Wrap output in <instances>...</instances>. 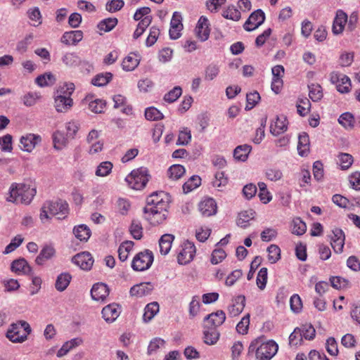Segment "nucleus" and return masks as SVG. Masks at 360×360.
Wrapping results in <instances>:
<instances>
[{
  "mask_svg": "<svg viewBox=\"0 0 360 360\" xmlns=\"http://www.w3.org/2000/svg\"><path fill=\"white\" fill-rule=\"evenodd\" d=\"M160 35V30L153 26L150 29V33L146 40V44L147 46H153L157 41L158 37Z\"/></svg>",
  "mask_w": 360,
  "mask_h": 360,
  "instance_id": "obj_64",
  "label": "nucleus"
},
{
  "mask_svg": "<svg viewBox=\"0 0 360 360\" xmlns=\"http://www.w3.org/2000/svg\"><path fill=\"white\" fill-rule=\"evenodd\" d=\"M112 78V75L110 72L101 73L96 75L91 83L94 86H103L108 84Z\"/></svg>",
  "mask_w": 360,
  "mask_h": 360,
  "instance_id": "obj_41",
  "label": "nucleus"
},
{
  "mask_svg": "<svg viewBox=\"0 0 360 360\" xmlns=\"http://www.w3.org/2000/svg\"><path fill=\"white\" fill-rule=\"evenodd\" d=\"M153 290V285L150 282H145L132 286L129 293L131 296L143 297L149 295Z\"/></svg>",
  "mask_w": 360,
  "mask_h": 360,
  "instance_id": "obj_21",
  "label": "nucleus"
},
{
  "mask_svg": "<svg viewBox=\"0 0 360 360\" xmlns=\"http://www.w3.org/2000/svg\"><path fill=\"white\" fill-rule=\"evenodd\" d=\"M200 184V177L199 176H193L183 185V191L184 193H188L198 188Z\"/></svg>",
  "mask_w": 360,
  "mask_h": 360,
  "instance_id": "obj_43",
  "label": "nucleus"
},
{
  "mask_svg": "<svg viewBox=\"0 0 360 360\" xmlns=\"http://www.w3.org/2000/svg\"><path fill=\"white\" fill-rule=\"evenodd\" d=\"M191 139V130L187 127L183 128L182 130L179 131L177 144L179 145H186L188 144Z\"/></svg>",
  "mask_w": 360,
  "mask_h": 360,
  "instance_id": "obj_59",
  "label": "nucleus"
},
{
  "mask_svg": "<svg viewBox=\"0 0 360 360\" xmlns=\"http://www.w3.org/2000/svg\"><path fill=\"white\" fill-rule=\"evenodd\" d=\"M73 233L81 241H86L91 236V231L86 225L80 224L75 226Z\"/></svg>",
  "mask_w": 360,
  "mask_h": 360,
  "instance_id": "obj_35",
  "label": "nucleus"
},
{
  "mask_svg": "<svg viewBox=\"0 0 360 360\" xmlns=\"http://www.w3.org/2000/svg\"><path fill=\"white\" fill-rule=\"evenodd\" d=\"M219 73V68L217 64H210L205 69V78L207 80H212Z\"/></svg>",
  "mask_w": 360,
  "mask_h": 360,
  "instance_id": "obj_62",
  "label": "nucleus"
},
{
  "mask_svg": "<svg viewBox=\"0 0 360 360\" xmlns=\"http://www.w3.org/2000/svg\"><path fill=\"white\" fill-rule=\"evenodd\" d=\"M268 259L271 264L276 263L281 257V250L276 245H271L267 248Z\"/></svg>",
  "mask_w": 360,
  "mask_h": 360,
  "instance_id": "obj_52",
  "label": "nucleus"
},
{
  "mask_svg": "<svg viewBox=\"0 0 360 360\" xmlns=\"http://www.w3.org/2000/svg\"><path fill=\"white\" fill-rule=\"evenodd\" d=\"M352 83L349 77L347 75H343L341 77V81L336 85L337 90L341 94H346L350 91Z\"/></svg>",
  "mask_w": 360,
  "mask_h": 360,
  "instance_id": "obj_51",
  "label": "nucleus"
},
{
  "mask_svg": "<svg viewBox=\"0 0 360 360\" xmlns=\"http://www.w3.org/2000/svg\"><path fill=\"white\" fill-rule=\"evenodd\" d=\"M56 253V250L53 246L49 245H46L40 251L39 255L35 259V262L38 265H43L44 263L51 259Z\"/></svg>",
  "mask_w": 360,
  "mask_h": 360,
  "instance_id": "obj_26",
  "label": "nucleus"
},
{
  "mask_svg": "<svg viewBox=\"0 0 360 360\" xmlns=\"http://www.w3.org/2000/svg\"><path fill=\"white\" fill-rule=\"evenodd\" d=\"M12 136L6 134L0 137V148L3 152L10 153L12 151Z\"/></svg>",
  "mask_w": 360,
  "mask_h": 360,
  "instance_id": "obj_54",
  "label": "nucleus"
},
{
  "mask_svg": "<svg viewBox=\"0 0 360 360\" xmlns=\"http://www.w3.org/2000/svg\"><path fill=\"white\" fill-rule=\"evenodd\" d=\"M309 96L314 102H317L321 100L323 96V89L319 84H311L308 86Z\"/></svg>",
  "mask_w": 360,
  "mask_h": 360,
  "instance_id": "obj_36",
  "label": "nucleus"
},
{
  "mask_svg": "<svg viewBox=\"0 0 360 360\" xmlns=\"http://www.w3.org/2000/svg\"><path fill=\"white\" fill-rule=\"evenodd\" d=\"M195 251L194 244L190 241H186L184 245V248L177 256L179 264H186L190 262L193 259Z\"/></svg>",
  "mask_w": 360,
  "mask_h": 360,
  "instance_id": "obj_15",
  "label": "nucleus"
},
{
  "mask_svg": "<svg viewBox=\"0 0 360 360\" xmlns=\"http://www.w3.org/2000/svg\"><path fill=\"white\" fill-rule=\"evenodd\" d=\"M158 311L159 304L157 302L148 304L144 309V314L143 315V321L146 323L149 322Z\"/></svg>",
  "mask_w": 360,
  "mask_h": 360,
  "instance_id": "obj_34",
  "label": "nucleus"
},
{
  "mask_svg": "<svg viewBox=\"0 0 360 360\" xmlns=\"http://www.w3.org/2000/svg\"><path fill=\"white\" fill-rule=\"evenodd\" d=\"M181 94V88L180 86H175L165 95L164 100L169 103H173L180 97Z\"/></svg>",
  "mask_w": 360,
  "mask_h": 360,
  "instance_id": "obj_55",
  "label": "nucleus"
},
{
  "mask_svg": "<svg viewBox=\"0 0 360 360\" xmlns=\"http://www.w3.org/2000/svg\"><path fill=\"white\" fill-rule=\"evenodd\" d=\"M41 141V137L39 135L27 134L20 138L19 146L21 150L30 153Z\"/></svg>",
  "mask_w": 360,
  "mask_h": 360,
  "instance_id": "obj_11",
  "label": "nucleus"
},
{
  "mask_svg": "<svg viewBox=\"0 0 360 360\" xmlns=\"http://www.w3.org/2000/svg\"><path fill=\"white\" fill-rule=\"evenodd\" d=\"M252 150V146L248 144L237 146L233 150V158H248Z\"/></svg>",
  "mask_w": 360,
  "mask_h": 360,
  "instance_id": "obj_49",
  "label": "nucleus"
},
{
  "mask_svg": "<svg viewBox=\"0 0 360 360\" xmlns=\"http://www.w3.org/2000/svg\"><path fill=\"white\" fill-rule=\"evenodd\" d=\"M75 91L73 83L64 84L57 90L54 98V107L58 112H67L73 105V100L71 98Z\"/></svg>",
  "mask_w": 360,
  "mask_h": 360,
  "instance_id": "obj_2",
  "label": "nucleus"
},
{
  "mask_svg": "<svg viewBox=\"0 0 360 360\" xmlns=\"http://www.w3.org/2000/svg\"><path fill=\"white\" fill-rule=\"evenodd\" d=\"M102 316L103 318L107 322H113L120 315V307L117 304H110L102 309Z\"/></svg>",
  "mask_w": 360,
  "mask_h": 360,
  "instance_id": "obj_18",
  "label": "nucleus"
},
{
  "mask_svg": "<svg viewBox=\"0 0 360 360\" xmlns=\"http://www.w3.org/2000/svg\"><path fill=\"white\" fill-rule=\"evenodd\" d=\"M245 298L243 295L238 296L229 308V314L231 316H236L240 314L245 307Z\"/></svg>",
  "mask_w": 360,
  "mask_h": 360,
  "instance_id": "obj_27",
  "label": "nucleus"
},
{
  "mask_svg": "<svg viewBox=\"0 0 360 360\" xmlns=\"http://www.w3.org/2000/svg\"><path fill=\"white\" fill-rule=\"evenodd\" d=\"M171 202V196L164 191L151 193L146 199V206L149 208L167 210Z\"/></svg>",
  "mask_w": 360,
  "mask_h": 360,
  "instance_id": "obj_6",
  "label": "nucleus"
},
{
  "mask_svg": "<svg viewBox=\"0 0 360 360\" xmlns=\"http://www.w3.org/2000/svg\"><path fill=\"white\" fill-rule=\"evenodd\" d=\"M186 172L184 166L179 164H175L169 167L167 169V176L172 180H177L180 179Z\"/></svg>",
  "mask_w": 360,
  "mask_h": 360,
  "instance_id": "obj_37",
  "label": "nucleus"
},
{
  "mask_svg": "<svg viewBox=\"0 0 360 360\" xmlns=\"http://www.w3.org/2000/svg\"><path fill=\"white\" fill-rule=\"evenodd\" d=\"M72 276L69 273L64 272L59 274L56 278L55 287L59 292L64 291L69 285Z\"/></svg>",
  "mask_w": 360,
  "mask_h": 360,
  "instance_id": "obj_33",
  "label": "nucleus"
},
{
  "mask_svg": "<svg viewBox=\"0 0 360 360\" xmlns=\"http://www.w3.org/2000/svg\"><path fill=\"white\" fill-rule=\"evenodd\" d=\"M249 325H250V315L247 314L237 324L236 330L239 333H240L242 335H245V334L248 333Z\"/></svg>",
  "mask_w": 360,
  "mask_h": 360,
  "instance_id": "obj_63",
  "label": "nucleus"
},
{
  "mask_svg": "<svg viewBox=\"0 0 360 360\" xmlns=\"http://www.w3.org/2000/svg\"><path fill=\"white\" fill-rule=\"evenodd\" d=\"M255 212L252 210L243 211L239 213L238 218L236 224L241 228H246L248 226V221L250 219L254 218Z\"/></svg>",
  "mask_w": 360,
  "mask_h": 360,
  "instance_id": "obj_42",
  "label": "nucleus"
},
{
  "mask_svg": "<svg viewBox=\"0 0 360 360\" xmlns=\"http://www.w3.org/2000/svg\"><path fill=\"white\" fill-rule=\"evenodd\" d=\"M174 240V236L169 233L162 235L159 240L160 252L162 255H166L169 253L172 242Z\"/></svg>",
  "mask_w": 360,
  "mask_h": 360,
  "instance_id": "obj_28",
  "label": "nucleus"
},
{
  "mask_svg": "<svg viewBox=\"0 0 360 360\" xmlns=\"http://www.w3.org/2000/svg\"><path fill=\"white\" fill-rule=\"evenodd\" d=\"M150 175L146 167H141L133 170L125 178L128 186L135 190H141L146 187L149 181Z\"/></svg>",
  "mask_w": 360,
  "mask_h": 360,
  "instance_id": "obj_5",
  "label": "nucleus"
},
{
  "mask_svg": "<svg viewBox=\"0 0 360 360\" xmlns=\"http://www.w3.org/2000/svg\"><path fill=\"white\" fill-rule=\"evenodd\" d=\"M82 342L81 338H76L65 342L57 352V356L60 358L66 355L71 349L80 345Z\"/></svg>",
  "mask_w": 360,
  "mask_h": 360,
  "instance_id": "obj_30",
  "label": "nucleus"
},
{
  "mask_svg": "<svg viewBox=\"0 0 360 360\" xmlns=\"http://www.w3.org/2000/svg\"><path fill=\"white\" fill-rule=\"evenodd\" d=\"M40 96L37 93L29 92L25 94L22 98L23 104L27 107H31L36 104Z\"/></svg>",
  "mask_w": 360,
  "mask_h": 360,
  "instance_id": "obj_58",
  "label": "nucleus"
},
{
  "mask_svg": "<svg viewBox=\"0 0 360 360\" xmlns=\"http://www.w3.org/2000/svg\"><path fill=\"white\" fill-rule=\"evenodd\" d=\"M109 295V290L107 285L104 283H96L91 290V295L93 300L103 301Z\"/></svg>",
  "mask_w": 360,
  "mask_h": 360,
  "instance_id": "obj_23",
  "label": "nucleus"
},
{
  "mask_svg": "<svg viewBox=\"0 0 360 360\" xmlns=\"http://www.w3.org/2000/svg\"><path fill=\"white\" fill-rule=\"evenodd\" d=\"M182 16L179 12L175 11L171 19L170 29L169 31V37L172 39H177L181 35L183 30Z\"/></svg>",
  "mask_w": 360,
  "mask_h": 360,
  "instance_id": "obj_12",
  "label": "nucleus"
},
{
  "mask_svg": "<svg viewBox=\"0 0 360 360\" xmlns=\"http://www.w3.org/2000/svg\"><path fill=\"white\" fill-rule=\"evenodd\" d=\"M338 122L345 129H352L354 127L355 120L352 113L345 112L340 116Z\"/></svg>",
  "mask_w": 360,
  "mask_h": 360,
  "instance_id": "obj_40",
  "label": "nucleus"
},
{
  "mask_svg": "<svg viewBox=\"0 0 360 360\" xmlns=\"http://www.w3.org/2000/svg\"><path fill=\"white\" fill-rule=\"evenodd\" d=\"M83 39V32L81 30L65 32L60 41L66 45H75Z\"/></svg>",
  "mask_w": 360,
  "mask_h": 360,
  "instance_id": "obj_24",
  "label": "nucleus"
},
{
  "mask_svg": "<svg viewBox=\"0 0 360 360\" xmlns=\"http://www.w3.org/2000/svg\"><path fill=\"white\" fill-rule=\"evenodd\" d=\"M292 226V233L297 236L303 235L307 231V225L300 218L293 219Z\"/></svg>",
  "mask_w": 360,
  "mask_h": 360,
  "instance_id": "obj_48",
  "label": "nucleus"
},
{
  "mask_svg": "<svg viewBox=\"0 0 360 360\" xmlns=\"http://www.w3.org/2000/svg\"><path fill=\"white\" fill-rule=\"evenodd\" d=\"M300 328V340L304 338L306 340H313L315 337L316 330L311 325H304Z\"/></svg>",
  "mask_w": 360,
  "mask_h": 360,
  "instance_id": "obj_45",
  "label": "nucleus"
},
{
  "mask_svg": "<svg viewBox=\"0 0 360 360\" xmlns=\"http://www.w3.org/2000/svg\"><path fill=\"white\" fill-rule=\"evenodd\" d=\"M203 339L204 342L209 345H214L219 338V333L213 328H207L203 326Z\"/></svg>",
  "mask_w": 360,
  "mask_h": 360,
  "instance_id": "obj_31",
  "label": "nucleus"
},
{
  "mask_svg": "<svg viewBox=\"0 0 360 360\" xmlns=\"http://www.w3.org/2000/svg\"><path fill=\"white\" fill-rule=\"evenodd\" d=\"M167 210H160L155 208H143L144 217L153 226H157L162 224L167 218Z\"/></svg>",
  "mask_w": 360,
  "mask_h": 360,
  "instance_id": "obj_9",
  "label": "nucleus"
},
{
  "mask_svg": "<svg viewBox=\"0 0 360 360\" xmlns=\"http://www.w3.org/2000/svg\"><path fill=\"white\" fill-rule=\"evenodd\" d=\"M53 147L56 150L62 149L66 144V139L60 131H56L53 134Z\"/></svg>",
  "mask_w": 360,
  "mask_h": 360,
  "instance_id": "obj_56",
  "label": "nucleus"
},
{
  "mask_svg": "<svg viewBox=\"0 0 360 360\" xmlns=\"http://www.w3.org/2000/svg\"><path fill=\"white\" fill-rule=\"evenodd\" d=\"M46 207H48L49 214L58 215V219H64L68 214V204L65 200L46 201Z\"/></svg>",
  "mask_w": 360,
  "mask_h": 360,
  "instance_id": "obj_8",
  "label": "nucleus"
},
{
  "mask_svg": "<svg viewBox=\"0 0 360 360\" xmlns=\"http://www.w3.org/2000/svg\"><path fill=\"white\" fill-rule=\"evenodd\" d=\"M32 332L30 324L25 321H19L11 325L6 333V338L14 343H22L27 339Z\"/></svg>",
  "mask_w": 360,
  "mask_h": 360,
  "instance_id": "obj_4",
  "label": "nucleus"
},
{
  "mask_svg": "<svg viewBox=\"0 0 360 360\" xmlns=\"http://www.w3.org/2000/svg\"><path fill=\"white\" fill-rule=\"evenodd\" d=\"M278 345L274 340L264 341L259 337L251 342L248 347V354H255L257 360H270L278 352Z\"/></svg>",
  "mask_w": 360,
  "mask_h": 360,
  "instance_id": "obj_1",
  "label": "nucleus"
},
{
  "mask_svg": "<svg viewBox=\"0 0 360 360\" xmlns=\"http://www.w3.org/2000/svg\"><path fill=\"white\" fill-rule=\"evenodd\" d=\"M296 107L298 114L304 117L309 112L311 103L307 98H299Z\"/></svg>",
  "mask_w": 360,
  "mask_h": 360,
  "instance_id": "obj_44",
  "label": "nucleus"
},
{
  "mask_svg": "<svg viewBox=\"0 0 360 360\" xmlns=\"http://www.w3.org/2000/svg\"><path fill=\"white\" fill-rule=\"evenodd\" d=\"M331 286L335 289H341L349 286V281L340 276H333L330 278Z\"/></svg>",
  "mask_w": 360,
  "mask_h": 360,
  "instance_id": "obj_60",
  "label": "nucleus"
},
{
  "mask_svg": "<svg viewBox=\"0 0 360 360\" xmlns=\"http://www.w3.org/2000/svg\"><path fill=\"white\" fill-rule=\"evenodd\" d=\"M11 271L18 274L30 275L32 268L24 258H19L11 263Z\"/></svg>",
  "mask_w": 360,
  "mask_h": 360,
  "instance_id": "obj_20",
  "label": "nucleus"
},
{
  "mask_svg": "<svg viewBox=\"0 0 360 360\" xmlns=\"http://www.w3.org/2000/svg\"><path fill=\"white\" fill-rule=\"evenodd\" d=\"M210 23L208 19L205 16H201L197 23L195 32L197 37L202 41L208 39L210 33L209 27Z\"/></svg>",
  "mask_w": 360,
  "mask_h": 360,
  "instance_id": "obj_17",
  "label": "nucleus"
},
{
  "mask_svg": "<svg viewBox=\"0 0 360 360\" xmlns=\"http://www.w3.org/2000/svg\"><path fill=\"white\" fill-rule=\"evenodd\" d=\"M62 61L66 66L73 67L80 63V58L75 53H66L63 56Z\"/></svg>",
  "mask_w": 360,
  "mask_h": 360,
  "instance_id": "obj_47",
  "label": "nucleus"
},
{
  "mask_svg": "<svg viewBox=\"0 0 360 360\" xmlns=\"http://www.w3.org/2000/svg\"><path fill=\"white\" fill-rule=\"evenodd\" d=\"M264 13L261 9H257L251 13L243 27L248 32L255 30L264 22Z\"/></svg>",
  "mask_w": 360,
  "mask_h": 360,
  "instance_id": "obj_10",
  "label": "nucleus"
},
{
  "mask_svg": "<svg viewBox=\"0 0 360 360\" xmlns=\"http://www.w3.org/2000/svg\"><path fill=\"white\" fill-rule=\"evenodd\" d=\"M139 57L131 53L123 59L122 66L125 71H132L139 65Z\"/></svg>",
  "mask_w": 360,
  "mask_h": 360,
  "instance_id": "obj_29",
  "label": "nucleus"
},
{
  "mask_svg": "<svg viewBox=\"0 0 360 360\" xmlns=\"http://www.w3.org/2000/svg\"><path fill=\"white\" fill-rule=\"evenodd\" d=\"M222 16L226 19L233 21H238L241 18L240 12L233 5H230L224 9Z\"/></svg>",
  "mask_w": 360,
  "mask_h": 360,
  "instance_id": "obj_38",
  "label": "nucleus"
},
{
  "mask_svg": "<svg viewBox=\"0 0 360 360\" xmlns=\"http://www.w3.org/2000/svg\"><path fill=\"white\" fill-rule=\"evenodd\" d=\"M129 231L134 239H141L143 233V228L141 222L138 220H133L129 227Z\"/></svg>",
  "mask_w": 360,
  "mask_h": 360,
  "instance_id": "obj_50",
  "label": "nucleus"
},
{
  "mask_svg": "<svg viewBox=\"0 0 360 360\" xmlns=\"http://www.w3.org/2000/svg\"><path fill=\"white\" fill-rule=\"evenodd\" d=\"M217 203L213 198H207L199 204V210L205 217H210L217 213Z\"/></svg>",
  "mask_w": 360,
  "mask_h": 360,
  "instance_id": "obj_22",
  "label": "nucleus"
},
{
  "mask_svg": "<svg viewBox=\"0 0 360 360\" xmlns=\"http://www.w3.org/2000/svg\"><path fill=\"white\" fill-rule=\"evenodd\" d=\"M37 191L34 186L26 184H13L10 188V196L8 200L28 205L31 202Z\"/></svg>",
  "mask_w": 360,
  "mask_h": 360,
  "instance_id": "obj_3",
  "label": "nucleus"
},
{
  "mask_svg": "<svg viewBox=\"0 0 360 360\" xmlns=\"http://www.w3.org/2000/svg\"><path fill=\"white\" fill-rule=\"evenodd\" d=\"M288 120L285 116H277L276 121L270 125V131L274 136L284 133L288 129Z\"/></svg>",
  "mask_w": 360,
  "mask_h": 360,
  "instance_id": "obj_19",
  "label": "nucleus"
},
{
  "mask_svg": "<svg viewBox=\"0 0 360 360\" xmlns=\"http://www.w3.org/2000/svg\"><path fill=\"white\" fill-rule=\"evenodd\" d=\"M112 168V164L106 161L101 162L97 167L96 174L100 176H105L110 174Z\"/></svg>",
  "mask_w": 360,
  "mask_h": 360,
  "instance_id": "obj_57",
  "label": "nucleus"
},
{
  "mask_svg": "<svg viewBox=\"0 0 360 360\" xmlns=\"http://www.w3.org/2000/svg\"><path fill=\"white\" fill-rule=\"evenodd\" d=\"M267 282V269L262 268L257 276V285L260 290H264Z\"/></svg>",
  "mask_w": 360,
  "mask_h": 360,
  "instance_id": "obj_61",
  "label": "nucleus"
},
{
  "mask_svg": "<svg viewBox=\"0 0 360 360\" xmlns=\"http://www.w3.org/2000/svg\"><path fill=\"white\" fill-rule=\"evenodd\" d=\"M84 101L89 105V109L95 113H101L105 107V102L103 100L95 98L93 96H86Z\"/></svg>",
  "mask_w": 360,
  "mask_h": 360,
  "instance_id": "obj_25",
  "label": "nucleus"
},
{
  "mask_svg": "<svg viewBox=\"0 0 360 360\" xmlns=\"http://www.w3.org/2000/svg\"><path fill=\"white\" fill-rule=\"evenodd\" d=\"M145 117L150 121L160 120L164 117L163 114L155 107L147 108L145 110Z\"/></svg>",
  "mask_w": 360,
  "mask_h": 360,
  "instance_id": "obj_46",
  "label": "nucleus"
},
{
  "mask_svg": "<svg viewBox=\"0 0 360 360\" xmlns=\"http://www.w3.org/2000/svg\"><path fill=\"white\" fill-rule=\"evenodd\" d=\"M348 21L347 14L341 9L336 11L335 18L333 22L332 32L335 35L340 34L343 32L345 25Z\"/></svg>",
  "mask_w": 360,
  "mask_h": 360,
  "instance_id": "obj_14",
  "label": "nucleus"
},
{
  "mask_svg": "<svg viewBox=\"0 0 360 360\" xmlns=\"http://www.w3.org/2000/svg\"><path fill=\"white\" fill-rule=\"evenodd\" d=\"M226 320V314L224 311L218 310L216 312L207 315L204 319L203 326L207 328H217L221 326Z\"/></svg>",
  "mask_w": 360,
  "mask_h": 360,
  "instance_id": "obj_13",
  "label": "nucleus"
},
{
  "mask_svg": "<svg viewBox=\"0 0 360 360\" xmlns=\"http://www.w3.org/2000/svg\"><path fill=\"white\" fill-rule=\"evenodd\" d=\"M27 14L30 19L34 22L32 24L34 26H38L42 23V16L38 7H34L29 9Z\"/></svg>",
  "mask_w": 360,
  "mask_h": 360,
  "instance_id": "obj_53",
  "label": "nucleus"
},
{
  "mask_svg": "<svg viewBox=\"0 0 360 360\" xmlns=\"http://www.w3.org/2000/svg\"><path fill=\"white\" fill-rule=\"evenodd\" d=\"M72 262L79 266L83 270H90L94 264V259L88 252H82L77 254L72 258Z\"/></svg>",
  "mask_w": 360,
  "mask_h": 360,
  "instance_id": "obj_16",
  "label": "nucleus"
},
{
  "mask_svg": "<svg viewBox=\"0 0 360 360\" xmlns=\"http://www.w3.org/2000/svg\"><path fill=\"white\" fill-rule=\"evenodd\" d=\"M118 20L116 18H108L102 20L97 25L100 31L108 32L111 31L117 25Z\"/></svg>",
  "mask_w": 360,
  "mask_h": 360,
  "instance_id": "obj_39",
  "label": "nucleus"
},
{
  "mask_svg": "<svg viewBox=\"0 0 360 360\" xmlns=\"http://www.w3.org/2000/svg\"><path fill=\"white\" fill-rule=\"evenodd\" d=\"M297 151L300 156H307L309 151V138L306 133L299 136Z\"/></svg>",
  "mask_w": 360,
  "mask_h": 360,
  "instance_id": "obj_32",
  "label": "nucleus"
},
{
  "mask_svg": "<svg viewBox=\"0 0 360 360\" xmlns=\"http://www.w3.org/2000/svg\"><path fill=\"white\" fill-rule=\"evenodd\" d=\"M153 262V254L151 251L146 250L135 255L131 262V268L136 271L148 269Z\"/></svg>",
  "mask_w": 360,
  "mask_h": 360,
  "instance_id": "obj_7",
  "label": "nucleus"
}]
</instances>
